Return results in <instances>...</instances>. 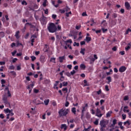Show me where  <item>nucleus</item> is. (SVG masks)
Wrapping results in <instances>:
<instances>
[{
	"instance_id": "09e8293b",
	"label": "nucleus",
	"mask_w": 131,
	"mask_h": 131,
	"mask_svg": "<svg viewBox=\"0 0 131 131\" xmlns=\"http://www.w3.org/2000/svg\"><path fill=\"white\" fill-rule=\"evenodd\" d=\"M76 73V71L73 70L71 72V75H74Z\"/></svg>"
},
{
	"instance_id": "58836bf2",
	"label": "nucleus",
	"mask_w": 131,
	"mask_h": 131,
	"mask_svg": "<svg viewBox=\"0 0 131 131\" xmlns=\"http://www.w3.org/2000/svg\"><path fill=\"white\" fill-rule=\"evenodd\" d=\"M94 123L95 125H98V124H99V120L97 119L96 120H95L94 122Z\"/></svg>"
},
{
	"instance_id": "20e7f679",
	"label": "nucleus",
	"mask_w": 131,
	"mask_h": 131,
	"mask_svg": "<svg viewBox=\"0 0 131 131\" xmlns=\"http://www.w3.org/2000/svg\"><path fill=\"white\" fill-rule=\"evenodd\" d=\"M107 123L104 120H102L100 122V125L101 126L100 130L104 131L106 128Z\"/></svg>"
},
{
	"instance_id": "393cba45",
	"label": "nucleus",
	"mask_w": 131,
	"mask_h": 131,
	"mask_svg": "<svg viewBox=\"0 0 131 131\" xmlns=\"http://www.w3.org/2000/svg\"><path fill=\"white\" fill-rule=\"evenodd\" d=\"M4 103L5 104V106H7V105L10 106V102H9V101H8V100L4 101Z\"/></svg>"
},
{
	"instance_id": "473e14b6",
	"label": "nucleus",
	"mask_w": 131,
	"mask_h": 131,
	"mask_svg": "<svg viewBox=\"0 0 131 131\" xmlns=\"http://www.w3.org/2000/svg\"><path fill=\"white\" fill-rule=\"evenodd\" d=\"M72 12L71 11H70L69 12H67L66 13V17H69V15H72Z\"/></svg>"
},
{
	"instance_id": "f8f14e48",
	"label": "nucleus",
	"mask_w": 131,
	"mask_h": 131,
	"mask_svg": "<svg viewBox=\"0 0 131 131\" xmlns=\"http://www.w3.org/2000/svg\"><path fill=\"white\" fill-rule=\"evenodd\" d=\"M40 61L41 63H45L46 61H47V59H46V57L43 56H41L40 57Z\"/></svg>"
},
{
	"instance_id": "0eeeda50",
	"label": "nucleus",
	"mask_w": 131,
	"mask_h": 131,
	"mask_svg": "<svg viewBox=\"0 0 131 131\" xmlns=\"http://www.w3.org/2000/svg\"><path fill=\"white\" fill-rule=\"evenodd\" d=\"M64 43L66 46H67L70 50H72V47H71V43H72V40L70 39L67 40V41H64Z\"/></svg>"
},
{
	"instance_id": "bb28decb",
	"label": "nucleus",
	"mask_w": 131,
	"mask_h": 131,
	"mask_svg": "<svg viewBox=\"0 0 131 131\" xmlns=\"http://www.w3.org/2000/svg\"><path fill=\"white\" fill-rule=\"evenodd\" d=\"M48 4V1L45 0L44 2L42 3L43 7H46L47 6V4Z\"/></svg>"
},
{
	"instance_id": "603ef678",
	"label": "nucleus",
	"mask_w": 131,
	"mask_h": 131,
	"mask_svg": "<svg viewBox=\"0 0 131 131\" xmlns=\"http://www.w3.org/2000/svg\"><path fill=\"white\" fill-rule=\"evenodd\" d=\"M41 118V119H43V120L46 119V113L43 114V115H42V117Z\"/></svg>"
},
{
	"instance_id": "6e6552de",
	"label": "nucleus",
	"mask_w": 131,
	"mask_h": 131,
	"mask_svg": "<svg viewBox=\"0 0 131 131\" xmlns=\"http://www.w3.org/2000/svg\"><path fill=\"white\" fill-rule=\"evenodd\" d=\"M124 125L126 126L128 128H131V121L129 120H127L124 123Z\"/></svg>"
},
{
	"instance_id": "f03ea898",
	"label": "nucleus",
	"mask_w": 131,
	"mask_h": 131,
	"mask_svg": "<svg viewBox=\"0 0 131 131\" xmlns=\"http://www.w3.org/2000/svg\"><path fill=\"white\" fill-rule=\"evenodd\" d=\"M69 112V109L62 108L59 111L58 114L59 116H66V115L68 114Z\"/></svg>"
},
{
	"instance_id": "cd10ccee",
	"label": "nucleus",
	"mask_w": 131,
	"mask_h": 131,
	"mask_svg": "<svg viewBox=\"0 0 131 131\" xmlns=\"http://www.w3.org/2000/svg\"><path fill=\"white\" fill-rule=\"evenodd\" d=\"M84 52H85V49H81V51H80V54L84 55Z\"/></svg>"
},
{
	"instance_id": "4c0bfd02",
	"label": "nucleus",
	"mask_w": 131,
	"mask_h": 131,
	"mask_svg": "<svg viewBox=\"0 0 131 131\" xmlns=\"http://www.w3.org/2000/svg\"><path fill=\"white\" fill-rule=\"evenodd\" d=\"M122 119L123 120H125V118H126V114H123L122 115Z\"/></svg>"
},
{
	"instance_id": "3c124183",
	"label": "nucleus",
	"mask_w": 131,
	"mask_h": 131,
	"mask_svg": "<svg viewBox=\"0 0 131 131\" xmlns=\"http://www.w3.org/2000/svg\"><path fill=\"white\" fill-rule=\"evenodd\" d=\"M31 111H30V113H32V114H34L33 111L35 110V108H31Z\"/></svg>"
},
{
	"instance_id": "9d476101",
	"label": "nucleus",
	"mask_w": 131,
	"mask_h": 131,
	"mask_svg": "<svg viewBox=\"0 0 131 131\" xmlns=\"http://www.w3.org/2000/svg\"><path fill=\"white\" fill-rule=\"evenodd\" d=\"M126 70V67L125 66L120 67L119 69V72L122 73V72H124Z\"/></svg>"
},
{
	"instance_id": "680f3d73",
	"label": "nucleus",
	"mask_w": 131,
	"mask_h": 131,
	"mask_svg": "<svg viewBox=\"0 0 131 131\" xmlns=\"http://www.w3.org/2000/svg\"><path fill=\"white\" fill-rule=\"evenodd\" d=\"M80 27H81V26H76V29H77V30H78L79 29H80Z\"/></svg>"
},
{
	"instance_id": "8fccbe9b",
	"label": "nucleus",
	"mask_w": 131,
	"mask_h": 131,
	"mask_svg": "<svg viewBox=\"0 0 131 131\" xmlns=\"http://www.w3.org/2000/svg\"><path fill=\"white\" fill-rule=\"evenodd\" d=\"M14 69L15 67H14V66H11L9 67V69H10V70H14Z\"/></svg>"
},
{
	"instance_id": "e2e57ef3",
	"label": "nucleus",
	"mask_w": 131,
	"mask_h": 131,
	"mask_svg": "<svg viewBox=\"0 0 131 131\" xmlns=\"http://www.w3.org/2000/svg\"><path fill=\"white\" fill-rule=\"evenodd\" d=\"M57 30L61 31V26L58 25V27H57Z\"/></svg>"
},
{
	"instance_id": "a211bd4d",
	"label": "nucleus",
	"mask_w": 131,
	"mask_h": 131,
	"mask_svg": "<svg viewBox=\"0 0 131 131\" xmlns=\"http://www.w3.org/2000/svg\"><path fill=\"white\" fill-rule=\"evenodd\" d=\"M50 103V99H45L44 100V103L46 106H48Z\"/></svg>"
},
{
	"instance_id": "c756f323",
	"label": "nucleus",
	"mask_w": 131,
	"mask_h": 131,
	"mask_svg": "<svg viewBox=\"0 0 131 131\" xmlns=\"http://www.w3.org/2000/svg\"><path fill=\"white\" fill-rule=\"evenodd\" d=\"M7 100H8V97H7V96H6V95H4L3 96V101H4V102L5 101H7Z\"/></svg>"
},
{
	"instance_id": "412c9836",
	"label": "nucleus",
	"mask_w": 131,
	"mask_h": 131,
	"mask_svg": "<svg viewBox=\"0 0 131 131\" xmlns=\"http://www.w3.org/2000/svg\"><path fill=\"white\" fill-rule=\"evenodd\" d=\"M91 39L92 38H91V37H86L85 40L87 42H90Z\"/></svg>"
},
{
	"instance_id": "052dcab7",
	"label": "nucleus",
	"mask_w": 131,
	"mask_h": 131,
	"mask_svg": "<svg viewBox=\"0 0 131 131\" xmlns=\"http://www.w3.org/2000/svg\"><path fill=\"white\" fill-rule=\"evenodd\" d=\"M112 50L114 51V52H116V51L117 50V48H116V47H114L112 48Z\"/></svg>"
},
{
	"instance_id": "774afa93",
	"label": "nucleus",
	"mask_w": 131,
	"mask_h": 131,
	"mask_svg": "<svg viewBox=\"0 0 131 131\" xmlns=\"http://www.w3.org/2000/svg\"><path fill=\"white\" fill-rule=\"evenodd\" d=\"M113 17H114V18H117V14L116 13H114L113 14Z\"/></svg>"
},
{
	"instance_id": "423d86ee",
	"label": "nucleus",
	"mask_w": 131,
	"mask_h": 131,
	"mask_svg": "<svg viewBox=\"0 0 131 131\" xmlns=\"http://www.w3.org/2000/svg\"><path fill=\"white\" fill-rule=\"evenodd\" d=\"M34 82H32V83L28 85L27 86V90H29V94H31V92L32 91V89H33V86H34Z\"/></svg>"
},
{
	"instance_id": "c9c22d12",
	"label": "nucleus",
	"mask_w": 131,
	"mask_h": 131,
	"mask_svg": "<svg viewBox=\"0 0 131 131\" xmlns=\"http://www.w3.org/2000/svg\"><path fill=\"white\" fill-rule=\"evenodd\" d=\"M106 79H107V80H108V83H110V82H111V81H112L111 77H110V76L107 77L106 78Z\"/></svg>"
},
{
	"instance_id": "0e129e2a",
	"label": "nucleus",
	"mask_w": 131,
	"mask_h": 131,
	"mask_svg": "<svg viewBox=\"0 0 131 131\" xmlns=\"http://www.w3.org/2000/svg\"><path fill=\"white\" fill-rule=\"evenodd\" d=\"M17 70H21V66L19 65L17 67Z\"/></svg>"
},
{
	"instance_id": "6e6d98bb",
	"label": "nucleus",
	"mask_w": 131,
	"mask_h": 131,
	"mask_svg": "<svg viewBox=\"0 0 131 131\" xmlns=\"http://www.w3.org/2000/svg\"><path fill=\"white\" fill-rule=\"evenodd\" d=\"M65 106L66 107H68V106H69V102L66 101L65 103Z\"/></svg>"
},
{
	"instance_id": "c85d7f7f",
	"label": "nucleus",
	"mask_w": 131,
	"mask_h": 131,
	"mask_svg": "<svg viewBox=\"0 0 131 131\" xmlns=\"http://www.w3.org/2000/svg\"><path fill=\"white\" fill-rule=\"evenodd\" d=\"M58 12L61 13V14H64V13H65V10L64 9H59Z\"/></svg>"
},
{
	"instance_id": "79ce46f5",
	"label": "nucleus",
	"mask_w": 131,
	"mask_h": 131,
	"mask_svg": "<svg viewBox=\"0 0 131 131\" xmlns=\"http://www.w3.org/2000/svg\"><path fill=\"white\" fill-rule=\"evenodd\" d=\"M105 91L106 92H109L110 90H109V87L108 86V85H105Z\"/></svg>"
},
{
	"instance_id": "39448f33",
	"label": "nucleus",
	"mask_w": 131,
	"mask_h": 131,
	"mask_svg": "<svg viewBox=\"0 0 131 131\" xmlns=\"http://www.w3.org/2000/svg\"><path fill=\"white\" fill-rule=\"evenodd\" d=\"M88 105L87 103L84 104L81 106V111H82V115H81V118H82V116H83V115L84 114V112L86 111V110L88 109Z\"/></svg>"
},
{
	"instance_id": "f3484780",
	"label": "nucleus",
	"mask_w": 131,
	"mask_h": 131,
	"mask_svg": "<svg viewBox=\"0 0 131 131\" xmlns=\"http://www.w3.org/2000/svg\"><path fill=\"white\" fill-rule=\"evenodd\" d=\"M101 26L102 27H105L107 26V22L106 20H103L101 23Z\"/></svg>"
},
{
	"instance_id": "4d7b16f0",
	"label": "nucleus",
	"mask_w": 131,
	"mask_h": 131,
	"mask_svg": "<svg viewBox=\"0 0 131 131\" xmlns=\"http://www.w3.org/2000/svg\"><path fill=\"white\" fill-rule=\"evenodd\" d=\"M67 68H69V69H72V65H71V64H68V65L67 66Z\"/></svg>"
},
{
	"instance_id": "69168bd1",
	"label": "nucleus",
	"mask_w": 131,
	"mask_h": 131,
	"mask_svg": "<svg viewBox=\"0 0 131 131\" xmlns=\"http://www.w3.org/2000/svg\"><path fill=\"white\" fill-rule=\"evenodd\" d=\"M60 81H63V80H64V76H61V77L60 78Z\"/></svg>"
},
{
	"instance_id": "49530a36",
	"label": "nucleus",
	"mask_w": 131,
	"mask_h": 131,
	"mask_svg": "<svg viewBox=\"0 0 131 131\" xmlns=\"http://www.w3.org/2000/svg\"><path fill=\"white\" fill-rule=\"evenodd\" d=\"M10 73H11L12 75H13V76H16V72H15L14 71H11L10 72Z\"/></svg>"
},
{
	"instance_id": "864d4df0",
	"label": "nucleus",
	"mask_w": 131,
	"mask_h": 131,
	"mask_svg": "<svg viewBox=\"0 0 131 131\" xmlns=\"http://www.w3.org/2000/svg\"><path fill=\"white\" fill-rule=\"evenodd\" d=\"M128 100V96H125L124 97V101H127Z\"/></svg>"
},
{
	"instance_id": "4be33fe9",
	"label": "nucleus",
	"mask_w": 131,
	"mask_h": 131,
	"mask_svg": "<svg viewBox=\"0 0 131 131\" xmlns=\"http://www.w3.org/2000/svg\"><path fill=\"white\" fill-rule=\"evenodd\" d=\"M116 121H117L116 119H114V120H113V124H112V125H111V126H112V127H114L115 125V124H116Z\"/></svg>"
},
{
	"instance_id": "f257e3e1",
	"label": "nucleus",
	"mask_w": 131,
	"mask_h": 131,
	"mask_svg": "<svg viewBox=\"0 0 131 131\" xmlns=\"http://www.w3.org/2000/svg\"><path fill=\"white\" fill-rule=\"evenodd\" d=\"M48 29L49 32H51V33H54V32H56V31H57V27L55 24L53 23H51L49 24Z\"/></svg>"
},
{
	"instance_id": "7ed1b4c3",
	"label": "nucleus",
	"mask_w": 131,
	"mask_h": 131,
	"mask_svg": "<svg viewBox=\"0 0 131 131\" xmlns=\"http://www.w3.org/2000/svg\"><path fill=\"white\" fill-rule=\"evenodd\" d=\"M4 112L7 114V119H9L10 118V116H13L14 114L13 113L12 110H10L9 108H6L4 110Z\"/></svg>"
},
{
	"instance_id": "72a5a7b5",
	"label": "nucleus",
	"mask_w": 131,
	"mask_h": 131,
	"mask_svg": "<svg viewBox=\"0 0 131 131\" xmlns=\"http://www.w3.org/2000/svg\"><path fill=\"white\" fill-rule=\"evenodd\" d=\"M129 32H131V29L130 28L127 29V30L126 31L125 34H128Z\"/></svg>"
},
{
	"instance_id": "e433bc0d",
	"label": "nucleus",
	"mask_w": 131,
	"mask_h": 131,
	"mask_svg": "<svg viewBox=\"0 0 131 131\" xmlns=\"http://www.w3.org/2000/svg\"><path fill=\"white\" fill-rule=\"evenodd\" d=\"M130 49V44H128V46L125 48V51H128Z\"/></svg>"
},
{
	"instance_id": "7c9ffc66",
	"label": "nucleus",
	"mask_w": 131,
	"mask_h": 131,
	"mask_svg": "<svg viewBox=\"0 0 131 131\" xmlns=\"http://www.w3.org/2000/svg\"><path fill=\"white\" fill-rule=\"evenodd\" d=\"M33 92L35 94H38V93H39V90L38 89H34Z\"/></svg>"
},
{
	"instance_id": "f704fd0d",
	"label": "nucleus",
	"mask_w": 131,
	"mask_h": 131,
	"mask_svg": "<svg viewBox=\"0 0 131 131\" xmlns=\"http://www.w3.org/2000/svg\"><path fill=\"white\" fill-rule=\"evenodd\" d=\"M101 30H102L103 33H105V32H107V31H108V29H105L104 28H102Z\"/></svg>"
},
{
	"instance_id": "2f4dec72",
	"label": "nucleus",
	"mask_w": 131,
	"mask_h": 131,
	"mask_svg": "<svg viewBox=\"0 0 131 131\" xmlns=\"http://www.w3.org/2000/svg\"><path fill=\"white\" fill-rule=\"evenodd\" d=\"M55 61H56V58L53 57L50 59V62H53V63H55Z\"/></svg>"
},
{
	"instance_id": "b1692460",
	"label": "nucleus",
	"mask_w": 131,
	"mask_h": 131,
	"mask_svg": "<svg viewBox=\"0 0 131 131\" xmlns=\"http://www.w3.org/2000/svg\"><path fill=\"white\" fill-rule=\"evenodd\" d=\"M72 112L74 114H76V108L75 107L72 108Z\"/></svg>"
},
{
	"instance_id": "6ab92c4d",
	"label": "nucleus",
	"mask_w": 131,
	"mask_h": 131,
	"mask_svg": "<svg viewBox=\"0 0 131 131\" xmlns=\"http://www.w3.org/2000/svg\"><path fill=\"white\" fill-rule=\"evenodd\" d=\"M59 62L60 63H62L63 61H64V59H65V56L59 57Z\"/></svg>"
},
{
	"instance_id": "a878e982",
	"label": "nucleus",
	"mask_w": 131,
	"mask_h": 131,
	"mask_svg": "<svg viewBox=\"0 0 131 131\" xmlns=\"http://www.w3.org/2000/svg\"><path fill=\"white\" fill-rule=\"evenodd\" d=\"M4 103L5 104V106H7V105L10 106V102H9V101H8V100L4 101Z\"/></svg>"
},
{
	"instance_id": "338daca9",
	"label": "nucleus",
	"mask_w": 131,
	"mask_h": 131,
	"mask_svg": "<svg viewBox=\"0 0 131 131\" xmlns=\"http://www.w3.org/2000/svg\"><path fill=\"white\" fill-rule=\"evenodd\" d=\"M52 18H53V19H56V18H57V15L53 14L52 15Z\"/></svg>"
},
{
	"instance_id": "2eb2a0df",
	"label": "nucleus",
	"mask_w": 131,
	"mask_h": 131,
	"mask_svg": "<svg viewBox=\"0 0 131 131\" xmlns=\"http://www.w3.org/2000/svg\"><path fill=\"white\" fill-rule=\"evenodd\" d=\"M19 33L20 32L19 31H16L15 33V36L17 39H18V38H20V35H19Z\"/></svg>"
},
{
	"instance_id": "a18cd8bd",
	"label": "nucleus",
	"mask_w": 131,
	"mask_h": 131,
	"mask_svg": "<svg viewBox=\"0 0 131 131\" xmlns=\"http://www.w3.org/2000/svg\"><path fill=\"white\" fill-rule=\"evenodd\" d=\"M83 81H84V83L85 86L89 85V83H88V81H86V80H84Z\"/></svg>"
},
{
	"instance_id": "dca6fc26",
	"label": "nucleus",
	"mask_w": 131,
	"mask_h": 131,
	"mask_svg": "<svg viewBox=\"0 0 131 131\" xmlns=\"http://www.w3.org/2000/svg\"><path fill=\"white\" fill-rule=\"evenodd\" d=\"M123 111L125 113H128V112H129V110H128V106H124Z\"/></svg>"
},
{
	"instance_id": "ea45409f",
	"label": "nucleus",
	"mask_w": 131,
	"mask_h": 131,
	"mask_svg": "<svg viewBox=\"0 0 131 131\" xmlns=\"http://www.w3.org/2000/svg\"><path fill=\"white\" fill-rule=\"evenodd\" d=\"M62 84L63 86H67L68 85V82L64 81L62 82Z\"/></svg>"
},
{
	"instance_id": "a19ab883",
	"label": "nucleus",
	"mask_w": 131,
	"mask_h": 131,
	"mask_svg": "<svg viewBox=\"0 0 131 131\" xmlns=\"http://www.w3.org/2000/svg\"><path fill=\"white\" fill-rule=\"evenodd\" d=\"M73 46H74V47H75V46H76L77 47H79V43L75 42H74Z\"/></svg>"
},
{
	"instance_id": "bf43d9fd",
	"label": "nucleus",
	"mask_w": 131,
	"mask_h": 131,
	"mask_svg": "<svg viewBox=\"0 0 131 131\" xmlns=\"http://www.w3.org/2000/svg\"><path fill=\"white\" fill-rule=\"evenodd\" d=\"M5 64H6V62L5 61H0V65H5Z\"/></svg>"
},
{
	"instance_id": "13d9d810",
	"label": "nucleus",
	"mask_w": 131,
	"mask_h": 131,
	"mask_svg": "<svg viewBox=\"0 0 131 131\" xmlns=\"http://www.w3.org/2000/svg\"><path fill=\"white\" fill-rule=\"evenodd\" d=\"M114 72H115L116 73H117V72H118V69H117V68H115L114 69Z\"/></svg>"
},
{
	"instance_id": "1a4fd4ad",
	"label": "nucleus",
	"mask_w": 131,
	"mask_h": 131,
	"mask_svg": "<svg viewBox=\"0 0 131 131\" xmlns=\"http://www.w3.org/2000/svg\"><path fill=\"white\" fill-rule=\"evenodd\" d=\"M102 114H101V111L100 109L97 108L96 110V116H97V117H102Z\"/></svg>"
},
{
	"instance_id": "37998d69",
	"label": "nucleus",
	"mask_w": 131,
	"mask_h": 131,
	"mask_svg": "<svg viewBox=\"0 0 131 131\" xmlns=\"http://www.w3.org/2000/svg\"><path fill=\"white\" fill-rule=\"evenodd\" d=\"M21 4L22 5H25V6H27V2H26V1H23L21 2Z\"/></svg>"
},
{
	"instance_id": "4468645a",
	"label": "nucleus",
	"mask_w": 131,
	"mask_h": 131,
	"mask_svg": "<svg viewBox=\"0 0 131 131\" xmlns=\"http://www.w3.org/2000/svg\"><path fill=\"white\" fill-rule=\"evenodd\" d=\"M61 129H64V130H66V129H67V125H66V124H62L61 125Z\"/></svg>"
},
{
	"instance_id": "aec40b11",
	"label": "nucleus",
	"mask_w": 131,
	"mask_h": 131,
	"mask_svg": "<svg viewBox=\"0 0 131 131\" xmlns=\"http://www.w3.org/2000/svg\"><path fill=\"white\" fill-rule=\"evenodd\" d=\"M80 68H81V69L84 70L85 69V65L83 63H82L80 66Z\"/></svg>"
},
{
	"instance_id": "5701e85b",
	"label": "nucleus",
	"mask_w": 131,
	"mask_h": 131,
	"mask_svg": "<svg viewBox=\"0 0 131 131\" xmlns=\"http://www.w3.org/2000/svg\"><path fill=\"white\" fill-rule=\"evenodd\" d=\"M112 114V111H109L106 113V117H110Z\"/></svg>"
},
{
	"instance_id": "c03bdc74",
	"label": "nucleus",
	"mask_w": 131,
	"mask_h": 131,
	"mask_svg": "<svg viewBox=\"0 0 131 131\" xmlns=\"http://www.w3.org/2000/svg\"><path fill=\"white\" fill-rule=\"evenodd\" d=\"M62 92H65L64 93H67L68 92V89H67V88L62 89Z\"/></svg>"
},
{
	"instance_id": "ddd939ff",
	"label": "nucleus",
	"mask_w": 131,
	"mask_h": 131,
	"mask_svg": "<svg viewBox=\"0 0 131 131\" xmlns=\"http://www.w3.org/2000/svg\"><path fill=\"white\" fill-rule=\"evenodd\" d=\"M7 91L8 97H12V95L11 94V92L9 90V88L8 87L5 88V92Z\"/></svg>"
},
{
	"instance_id": "9b49d317",
	"label": "nucleus",
	"mask_w": 131,
	"mask_h": 131,
	"mask_svg": "<svg viewBox=\"0 0 131 131\" xmlns=\"http://www.w3.org/2000/svg\"><path fill=\"white\" fill-rule=\"evenodd\" d=\"M125 7L127 10H130L131 9V7H130V4L129 3L126 2H125Z\"/></svg>"
},
{
	"instance_id": "5fc2aeb1",
	"label": "nucleus",
	"mask_w": 131,
	"mask_h": 131,
	"mask_svg": "<svg viewBox=\"0 0 131 131\" xmlns=\"http://www.w3.org/2000/svg\"><path fill=\"white\" fill-rule=\"evenodd\" d=\"M1 83L2 84H5V83H6V80H5V79H2Z\"/></svg>"
},
{
	"instance_id": "de8ad7c7",
	"label": "nucleus",
	"mask_w": 131,
	"mask_h": 131,
	"mask_svg": "<svg viewBox=\"0 0 131 131\" xmlns=\"http://www.w3.org/2000/svg\"><path fill=\"white\" fill-rule=\"evenodd\" d=\"M31 58L32 61H35V60H36V57L35 56H31Z\"/></svg>"
}]
</instances>
